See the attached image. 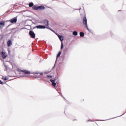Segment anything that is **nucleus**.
Wrapping results in <instances>:
<instances>
[{"label":"nucleus","instance_id":"1","mask_svg":"<svg viewBox=\"0 0 126 126\" xmlns=\"http://www.w3.org/2000/svg\"><path fill=\"white\" fill-rule=\"evenodd\" d=\"M32 9L34 10H43L45 8L44 6H33L32 7Z\"/></svg>","mask_w":126,"mask_h":126},{"label":"nucleus","instance_id":"2","mask_svg":"<svg viewBox=\"0 0 126 126\" xmlns=\"http://www.w3.org/2000/svg\"><path fill=\"white\" fill-rule=\"evenodd\" d=\"M83 23L84 25H85V27L87 30L89 31V29H88V26H87V19H86V17H84L83 18Z\"/></svg>","mask_w":126,"mask_h":126},{"label":"nucleus","instance_id":"3","mask_svg":"<svg viewBox=\"0 0 126 126\" xmlns=\"http://www.w3.org/2000/svg\"><path fill=\"white\" fill-rule=\"evenodd\" d=\"M17 71L19 72H23V73H24V74H30L31 73L30 71L27 70H21L20 69H18Z\"/></svg>","mask_w":126,"mask_h":126},{"label":"nucleus","instance_id":"4","mask_svg":"<svg viewBox=\"0 0 126 126\" xmlns=\"http://www.w3.org/2000/svg\"><path fill=\"white\" fill-rule=\"evenodd\" d=\"M29 35H30V36H31V37L32 39H35V37H36V35H35V33L34 32H33L32 31H30L29 32Z\"/></svg>","mask_w":126,"mask_h":126},{"label":"nucleus","instance_id":"5","mask_svg":"<svg viewBox=\"0 0 126 126\" xmlns=\"http://www.w3.org/2000/svg\"><path fill=\"white\" fill-rule=\"evenodd\" d=\"M9 21L10 22V23H16V22H17V17H15L10 20Z\"/></svg>","mask_w":126,"mask_h":126},{"label":"nucleus","instance_id":"6","mask_svg":"<svg viewBox=\"0 0 126 126\" xmlns=\"http://www.w3.org/2000/svg\"><path fill=\"white\" fill-rule=\"evenodd\" d=\"M5 25V23L4 21H0V29L3 28Z\"/></svg>","mask_w":126,"mask_h":126},{"label":"nucleus","instance_id":"7","mask_svg":"<svg viewBox=\"0 0 126 126\" xmlns=\"http://www.w3.org/2000/svg\"><path fill=\"white\" fill-rule=\"evenodd\" d=\"M43 24L45 25L44 26L47 28L48 26H49V21L48 20H44Z\"/></svg>","mask_w":126,"mask_h":126},{"label":"nucleus","instance_id":"8","mask_svg":"<svg viewBox=\"0 0 126 126\" xmlns=\"http://www.w3.org/2000/svg\"><path fill=\"white\" fill-rule=\"evenodd\" d=\"M50 81L52 82L53 86H54V87H57V83L55 82L56 80L50 79Z\"/></svg>","mask_w":126,"mask_h":126},{"label":"nucleus","instance_id":"9","mask_svg":"<svg viewBox=\"0 0 126 126\" xmlns=\"http://www.w3.org/2000/svg\"><path fill=\"white\" fill-rule=\"evenodd\" d=\"M35 28L37 29H45V28H47L45 26L39 25L35 27Z\"/></svg>","mask_w":126,"mask_h":126},{"label":"nucleus","instance_id":"10","mask_svg":"<svg viewBox=\"0 0 126 126\" xmlns=\"http://www.w3.org/2000/svg\"><path fill=\"white\" fill-rule=\"evenodd\" d=\"M7 47H10V46L12 45V41H11V40H8V41L7 42Z\"/></svg>","mask_w":126,"mask_h":126},{"label":"nucleus","instance_id":"11","mask_svg":"<svg viewBox=\"0 0 126 126\" xmlns=\"http://www.w3.org/2000/svg\"><path fill=\"white\" fill-rule=\"evenodd\" d=\"M58 37L59 38L61 42L63 41V36L58 34Z\"/></svg>","mask_w":126,"mask_h":126},{"label":"nucleus","instance_id":"12","mask_svg":"<svg viewBox=\"0 0 126 126\" xmlns=\"http://www.w3.org/2000/svg\"><path fill=\"white\" fill-rule=\"evenodd\" d=\"M1 56H2V59H5V58H6V55H5V53L4 52L1 53Z\"/></svg>","mask_w":126,"mask_h":126},{"label":"nucleus","instance_id":"13","mask_svg":"<svg viewBox=\"0 0 126 126\" xmlns=\"http://www.w3.org/2000/svg\"><path fill=\"white\" fill-rule=\"evenodd\" d=\"M33 6H34V3H33V2L29 3V7H33Z\"/></svg>","mask_w":126,"mask_h":126},{"label":"nucleus","instance_id":"14","mask_svg":"<svg viewBox=\"0 0 126 126\" xmlns=\"http://www.w3.org/2000/svg\"><path fill=\"white\" fill-rule=\"evenodd\" d=\"M80 37H84V32H80Z\"/></svg>","mask_w":126,"mask_h":126},{"label":"nucleus","instance_id":"15","mask_svg":"<svg viewBox=\"0 0 126 126\" xmlns=\"http://www.w3.org/2000/svg\"><path fill=\"white\" fill-rule=\"evenodd\" d=\"M73 35H74V36H77V32H73Z\"/></svg>","mask_w":126,"mask_h":126},{"label":"nucleus","instance_id":"16","mask_svg":"<svg viewBox=\"0 0 126 126\" xmlns=\"http://www.w3.org/2000/svg\"><path fill=\"white\" fill-rule=\"evenodd\" d=\"M63 42H61V50H63Z\"/></svg>","mask_w":126,"mask_h":126},{"label":"nucleus","instance_id":"17","mask_svg":"<svg viewBox=\"0 0 126 126\" xmlns=\"http://www.w3.org/2000/svg\"><path fill=\"white\" fill-rule=\"evenodd\" d=\"M62 54V52H61V51H60L59 52V53L58 54V55H57V58H59V57H60V56H61V54Z\"/></svg>","mask_w":126,"mask_h":126},{"label":"nucleus","instance_id":"18","mask_svg":"<svg viewBox=\"0 0 126 126\" xmlns=\"http://www.w3.org/2000/svg\"><path fill=\"white\" fill-rule=\"evenodd\" d=\"M46 77H47V78H52V77H53V76H52L51 75H47Z\"/></svg>","mask_w":126,"mask_h":126},{"label":"nucleus","instance_id":"19","mask_svg":"<svg viewBox=\"0 0 126 126\" xmlns=\"http://www.w3.org/2000/svg\"><path fill=\"white\" fill-rule=\"evenodd\" d=\"M4 80L5 81L8 80V77H5L4 78Z\"/></svg>","mask_w":126,"mask_h":126},{"label":"nucleus","instance_id":"20","mask_svg":"<svg viewBox=\"0 0 126 126\" xmlns=\"http://www.w3.org/2000/svg\"><path fill=\"white\" fill-rule=\"evenodd\" d=\"M0 84H3V83L0 80Z\"/></svg>","mask_w":126,"mask_h":126},{"label":"nucleus","instance_id":"21","mask_svg":"<svg viewBox=\"0 0 126 126\" xmlns=\"http://www.w3.org/2000/svg\"><path fill=\"white\" fill-rule=\"evenodd\" d=\"M39 74L40 75H43V73H40Z\"/></svg>","mask_w":126,"mask_h":126}]
</instances>
